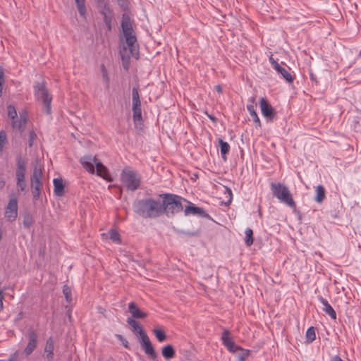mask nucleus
I'll use <instances>...</instances> for the list:
<instances>
[{"label":"nucleus","mask_w":361,"mask_h":361,"mask_svg":"<svg viewBox=\"0 0 361 361\" xmlns=\"http://www.w3.org/2000/svg\"><path fill=\"white\" fill-rule=\"evenodd\" d=\"M82 167L91 174H97L104 179L111 181L107 168L96 157L85 155L80 159Z\"/></svg>","instance_id":"nucleus-2"},{"label":"nucleus","mask_w":361,"mask_h":361,"mask_svg":"<svg viewBox=\"0 0 361 361\" xmlns=\"http://www.w3.org/2000/svg\"><path fill=\"white\" fill-rule=\"evenodd\" d=\"M121 178L128 190L134 191L137 190L140 185V177L137 172L130 168H126L123 170Z\"/></svg>","instance_id":"nucleus-7"},{"label":"nucleus","mask_w":361,"mask_h":361,"mask_svg":"<svg viewBox=\"0 0 361 361\" xmlns=\"http://www.w3.org/2000/svg\"><path fill=\"white\" fill-rule=\"evenodd\" d=\"M63 293L64 294V297H65L66 300L68 301V286L67 285H64L63 289Z\"/></svg>","instance_id":"nucleus-42"},{"label":"nucleus","mask_w":361,"mask_h":361,"mask_svg":"<svg viewBox=\"0 0 361 361\" xmlns=\"http://www.w3.org/2000/svg\"><path fill=\"white\" fill-rule=\"evenodd\" d=\"M153 333H154V336H156V338H157V340L161 343L164 342L167 338V336H166V333L162 329H161L159 328L154 329L153 330Z\"/></svg>","instance_id":"nucleus-31"},{"label":"nucleus","mask_w":361,"mask_h":361,"mask_svg":"<svg viewBox=\"0 0 361 361\" xmlns=\"http://www.w3.org/2000/svg\"><path fill=\"white\" fill-rule=\"evenodd\" d=\"M316 338L315 329L313 326H310L306 331V339L308 343H312Z\"/></svg>","instance_id":"nucleus-34"},{"label":"nucleus","mask_w":361,"mask_h":361,"mask_svg":"<svg viewBox=\"0 0 361 361\" xmlns=\"http://www.w3.org/2000/svg\"><path fill=\"white\" fill-rule=\"evenodd\" d=\"M188 203V205L185 207L184 209V214L185 216L193 215L198 216L202 217H207L209 215L205 212V211L199 207H196L194 204L186 202Z\"/></svg>","instance_id":"nucleus-17"},{"label":"nucleus","mask_w":361,"mask_h":361,"mask_svg":"<svg viewBox=\"0 0 361 361\" xmlns=\"http://www.w3.org/2000/svg\"><path fill=\"white\" fill-rule=\"evenodd\" d=\"M5 82L4 72L1 66H0V85H4Z\"/></svg>","instance_id":"nucleus-41"},{"label":"nucleus","mask_w":361,"mask_h":361,"mask_svg":"<svg viewBox=\"0 0 361 361\" xmlns=\"http://www.w3.org/2000/svg\"><path fill=\"white\" fill-rule=\"evenodd\" d=\"M120 55L123 61V66L125 69L128 68L129 60L131 57H137L138 55L137 47H126L123 46L120 50Z\"/></svg>","instance_id":"nucleus-12"},{"label":"nucleus","mask_w":361,"mask_h":361,"mask_svg":"<svg viewBox=\"0 0 361 361\" xmlns=\"http://www.w3.org/2000/svg\"><path fill=\"white\" fill-rule=\"evenodd\" d=\"M54 192L57 197H62L64 195L65 185L61 178L54 179Z\"/></svg>","instance_id":"nucleus-22"},{"label":"nucleus","mask_w":361,"mask_h":361,"mask_svg":"<svg viewBox=\"0 0 361 361\" xmlns=\"http://www.w3.org/2000/svg\"><path fill=\"white\" fill-rule=\"evenodd\" d=\"M269 62L271 64L272 67L274 68H277L279 66H281L273 57V55L271 54L269 58Z\"/></svg>","instance_id":"nucleus-40"},{"label":"nucleus","mask_w":361,"mask_h":361,"mask_svg":"<svg viewBox=\"0 0 361 361\" xmlns=\"http://www.w3.org/2000/svg\"><path fill=\"white\" fill-rule=\"evenodd\" d=\"M8 109V116L10 118L12 121L16 119L18 116L17 111L15 108V106L12 104H9L7 107Z\"/></svg>","instance_id":"nucleus-37"},{"label":"nucleus","mask_w":361,"mask_h":361,"mask_svg":"<svg viewBox=\"0 0 361 361\" xmlns=\"http://www.w3.org/2000/svg\"><path fill=\"white\" fill-rule=\"evenodd\" d=\"M37 135L35 133L34 130H31L29 133V141H28V145L30 147H32L33 145V142L36 139Z\"/></svg>","instance_id":"nucleus-39"},{"label":"nucleus","mask_w":361,"mask_h":361,"mask_svg":"<svg viewBox=\"0 0 361 361\" xmlns=\"http://www.w3.org/2000/svg\"><path fill=\"white\" fill-rule=\"evenodd\" d=\"M3 290H0V310L3 309V299H4V295H3Z\"/></svg>","instance_id":"nucleus-43"},{"label":"nucleus","mask_w":361,"mask_h":361,"mask_svg":"<svg viewBox=\"0 0 361 361\" xmlns=\"http://www.w3.org/2000/svg\"><path fill=\"white\" fill-rule=\"evenodd\" d=\"M133 211L145 219H154L163 214L161 202L151 197L137 200L133 205Z\"/></svg>","instance_id":"nucleus-1"},{"label":"nucleus","mask_w":361,"mask_h":361,"mask_svg":"<svg viewBox=\"0 0 361 361\" xmlns=\"http://www.w3.org/2000/svg\"><path fill=\"white\" fill-rule=\"evenodd\" d=\"M245 242L247 246H250L253 243V232L252 230L250 228H246L245 231Z\"/></svg>","instance_id":"nucleus-35"},{"label":"nucleus","mask_w":361,"mask_h":361,"mask_svg":"<svg viewBox=\"0 0 361 361\" xmlns=\"http://www.w3.org/2000/svg\"><path fill=\"white\" fill-rule=\"evenodd\" d=\"M208 117L212 120L214 122L216 121V118L212 115H209V114H207Z\"/></svg>","instance_id":"nucleus-47"},{"label":"nucleus","mask_w":361,"mask_h":361,"mask_svg":"<svg viewBox=\"0 0 361 361\" xmlns=\"http://www.w3.org/2000/svg\"><path fill=\"white\" fill-rule=\"evenodd\" d=\"M77 8L80 15L82 17L85 16L86 12L85 1V0H75Z\"/></svg>","instance_id":"nucleus-33"},{"label":"nucleus","mask_w":361,"mask_h":361,"mask_svg":"<svg viewBox=\"0 0 361 361\" xmlns=\"http://www.w3.org/2000/svg\"><path fill=\"white\" fill-rule=\"evenodd\" d=\"M316 196L314 197L315 202L321 203L326 197V191L324 186L319 185L316 188Z\"/></svg>","instance_id":"nucleus-25"},{"label":"nucleus","mask_w":361,"mask_h":361,"mask_svg":"<svg viewBox=\"0 0 361 361\" xmlns=\"http://www.w3.org/2000/svg\"><path fill=\"white\" fill-rule=\"evenodd\" d=\"M37 345V334L33 329L30 328L28 330V343L24 349V353L25 355H30L36 348Z\"/></svg>","instance_id":"nucleus-16"},{"label":"nucleus","mask_w":361,"mask_h":361,"mask_svg":"<svg viewBox=\"0 0 361 361\" xmlns=\"http://www.w3.org/2000/svg\"><path fill=\"white\" fill-rule=\"evenodd\" d=\"M247 109L248 110L253 121L259 124V126H260V121H259V118L257 116L256 111L255 110V105L253 104L247 105Z\"/></svg>","instance_id":"nucleus-32"},{"label":"nucleus","mask_w":361,"mask_h":361,"mask_svg":"<svg viewBox=\"0 0 361 361\" xmlns=\"http://www.w3.org/2000/svg\"><path fill=\"white\" fill-rule=\"evenodd\" d=\"M219 145L221 148V157L224 160H226V154L228 153L230 150V146L226 142H224L222 140H219Z\"/></svg>","instance_id":"nucleus-30"},{"label":"nucleus","mask_w":361,"mask_h":361,"mask_svg":"<svg viewBox=\"0 0 361 361\" xmlns=\"http://www.w3.org/2000/svg\"><path fill=\"white\" fill-rule=\"evenodd\" d=\"M5 184V182L4 180H2L1 182H0V188H3L4 185Z\"/></svg>","instance_id":"nucleus-49"},{"label":"nucleus","mask_w":361,"mask_h":361,"mask_svg":"<svg viewBox=\"0 0 361 361\" xmlns=\"http://www.w3.org/2000/svg\"><path fill=\"white\" fill-rule=\"evenodd\" d=\"M132 110L133 121L137 126L142 121V109L140 94L136 87L132 90Z\"/></svg>","instance_id":"nucleus-8"},{"label":"nucleus","mask_w":361,"mask_h":361,"mask_svg":"<svg viewBox=\"0 0 361 361\" xmlns=\"http://www.w3.org/2000/svg\"><path fill=\"white\" fill-rule=\"evenodd\" d=\"M109 238L113 242L116 243H120V242H121L120 235L116 230L111 229L109 232Z\"/></svg>","instance_id":"nucleus-36"},{"label":"nucleus","mask_w":361,"mask_h":361,"mask_svg":"<svg viewBox=\"0 0 361 361\" xmlns=\"http://www.w3.org/2000/svg\"><path fill=\"white\" fill-rule=\"evenodd\" d=\"M53 350H54V341L51 338H49L47 339L45 348H44V352L47 353V357L49 360H51L53 358Z\"/></svg>","instance_id":"nucleus-26"},{"label":"nucleus","mask_w":361,"mask_h":361,"mask_svg":"<svg viewBox=\"0 0 361 361\" xmlns=\"http://www.w3.org/2000/svg\"><path fill=\"white\" fill-rule=\"evenodd\" d=\"M129 312L132 314L133 317L136 319L145 318L147 314L142 312L137 306V305L132 302L128 305Z\"/></svg>","instance_id":"nucleus-21"},{"label":"nucleus","mask_w":361,"mask_h":361,"mask_svg":"<svg viewBox=\"0 0 361 361\" xmlns=\"http://www.w3.org/2000/svg\"><path fill=\"white\" fill-rule=\"evenodd\" d=\"M226 190H228V195L230 196V199H231V196H232L231 190L230 189H228V188H226ZM229 202H231V200H229Z\"/></svg>","instance_id":"nucleus-48"},{"label":"nucleus","mask_w":361,"mask_h":361,"mask_svg":"<svg viewBox=\"0 0 361 361\" xmlns=\"http://www.w3.org/2000/svg\"><path fill=\"white\" fill-rule=\"evenodd\" d=\"M331 361H343V360L338 355H335L331 358Z\"/></svg>","instance_id":"nucleus-44"},{"label":"nucleus","mask_w":361,"mask_h":361,"mask_svg":"<svg viewBox=\"0 0 361 361\" xmlns=\"http://www.w3.org/2000/svg\"><path fill=\"white\" fill-rule=\"evenodd\" d=\"M215 90L219 92V93H221L222 92V88L221 87V85H218L216 86H215Z\"/></svg>","instance_id":"nucleus-45"},{"label":"nucleus","mask_w":361,"mask_h":361,"mask_svg":"<svg viewBox=\"0 0 361 361\" xmlns=\"http://www.w3.org/2000/svg\"><path fill=\"white\" fill-rule=\"evenodd\" d=\"M25 161L21 157L17 158V169L16 171V185L18 191H24L26 188V182L25 180Z\"/></svg>","instance_id":"nucleus-9"},{"label":"nucleus","mask_w":361,"mask_h":361,"mask_svg":"<svg viewBox=\"0 0 361 361\" xmlns=\"http://www.w3.org/2000/svg\"><path fill=\"white\" fill-rule=\"evenodd\" d=\"M23 224L24 227L26 228H30L34 223L32 215L29 212L26 211L23 213Z\"/></svg>","instance_id":"nucleus-27"},{"label":"nucleus","mask_w":361,"mask_h":361,"mask_svg":"<svg viewBox=\"0 0 361 361\" xmlns=\"http://www.w3.org/2000/svg\"><path fill=\"white\" fill-rule=\"evenodd\" d=\"M123 345H124V347H125V348H129L128 342L126 340H125L124 341H123Z\"/></svg>","instance_id":"nucleus-46"},{"label":"nucleus","mask_w":361,"mask_h":361,"mask_svg":"<svg viewBox=\"0 0 361 361\" xmlns=\"http://www.w3.org/2000/svg\"><path fill=\"white\" fill-rule=\"evenodd\" d=\"M35 94L38 101H40L44 104V110L47 114L51 112V102L52 100L51 96L49 94L47 88L46 87L45 82L42 81L37 82L35 87Z\"/></svg>","instance_id":"nucleus-6"},{"label":"nucleus","mask_w":361,"mask_h":361,"mask_svg":"<svg viewBox=\"0 0 361 361\" xmlns=\"http://www.w3.org/2000/svg\"><path fill=\"white\" fill-rule=\"evenodd\" d=\"M275 71L281 74L283 78L288 82L290 83L293 81V78L292 75L289 73V71L286 69L285 68L282 67L281 66H279L277 68L275 69Z\"/></svg>","instance_id":"nucleus-24"},{"label":"nucleus","mask_w":361,"mask_h":361,"mask_svg":"<svg viewBox=\"0 0 361 361\" xmlns=\"http://www.w3.org/2000/svg\"><path fill=\"white\" fill-rule=\"evenodd\" d=\"M6 142V134L5 131L1 130L0 132V152L3 150L4 145Z\"/></svg>","instance_id":"nucleus-38"},{"label":"nucleus","mask_w":361,"mask_h":361,"mask_svg":"<svg viewBox=\"0 0 361 361\" xmlns=\"http://www.w3.org/2000/svg\"><path fill=\"white\" fill-rule=\"evenodd\" d=\"M8 361H16V360H13V359H9Z\"/></svg>","instance_id":"nucleus-50"},{"label":"nucleus","mask_w":361,"mask_h":361,"mask_svg":"<svg viewBox=\"0 0 361 361\" xmlns=\"http://www.w3.org/2000/svg\"><path fill=\"white\" fill-rule=\"evenodd\" d=\"M99 9L100 13L103 16V20L108 30L111 31L112 29V19L114 17L112 11L106 1L99 4Z\"/></svg>","instance_id":"nucleus-13"},{"label":"nucleus","mask_w":361,"mask_h":361,"mask_svg":"<svg viewBox=\"0 0 361 361\" xmlns=\"http://www.w3.org/2000/svg\"><path fill=\"white\" fill-rule=\"evenodd\" d=\"M221 340L223 344L231 353H234L236 351V349H238V345H236L233 339L230 337V332L228 330H224L223 331Z\"/></svg>","instance_id":"nucleus-19"},{"label":"nucleus","mask_w":361,"mask_h":361,"mask_svg":"<svg viewBox=\"0 0 361 361\" xmlns=\"http://www.w3.org/2000/svg\"><path fill=\"white\" fill-rule=\"evenodd\" d=\"M160 197L163 199L161 202L163 213H165L168 216H173L175 214L182 212L183 209L182 202H188L185 198L171 193L162 194Z\"/></svg>","instance_id":"nucleus-3"},{"label":"nucleus","mask_w":361,"mask_h":361,"mask_svg":"<svg viewBox=\"0 0 361 361\" xmlns=\"http://www.w3.org/2000/svg\"><path fill=\"white\" fill-rule=\"evenodd\" d=\"M259 104L263 116L269 121L274 120L276 114L273 107L269 104L268 101L262 97L260 99Z\"/></svg>","instance_id":"nucleus-14"},{"label":"nucleus","mask_w":361,"mask_h":361,"mask_svg":"<svg viewBox=\"0 0 361 361\" xmlns=\"http://www.w3.org/2000/svg\"><path fill=\"white\" fill-rule=\"evenodd\" d=\"M233 353L236 354V356L240 361H245L246 358L249 355V350L243 349L238 346V349H236V351Z\"/></svg>","instance_id":"nucleus-29"},{"label":"nucleus","mask_w":361,"mask_h":361,"mask_svg":"<svg viewBox=\"0 0 361 361\" xmlns=\"http://www.w3.org/2000/svg\"><path fill=\"white\" fill-rule=\"evenodd\" d=\"M140 343L145 353L148 355L151 359H156L157 353L155 351L149 336L145 330H140L139 332Z\"/></svg>","instance_id":"nucleus-11"},{"label":"nucleus","mask_w":361,"mask_h":361,"mask_svg":"<svg viewBox=\"0 0 361 361\" xmlns=\"http://www.w3.org/2000/svg\"><path fill=\"white\" fill-rule=\"evenodd\" d=\"M161 355L166 360H170L173 358L176 355V351L172 345H166L161 349Z\"/></svg>","instance_id":"nucleus-23"},{"label":"nucleus","mask_w":361,"mask_h":361,"mask_svg":"<svg viewBox=\"0 0 361 361\" xmlns=\"http://www.w3.org/2000/svg\"><path fill=\"white\" fill-rule=\"evenodd\" d=\"M121 28L125 38V44L126 47H137V39L133 34L130 16L128 13H123L121 20Z\"/></svg>","instance_id":"nucleus-5"},{"label":"nucleus","mask_w":361,"mask_h":361,"mask_svg":"<svg viewBox=\"0 0 361 361\" xmlns=\"http://www.w3.org/2000/svg\"><path fill=\"white\" fill-rule=\"evenodd\" d=\"M27 122V112L25 111L20 112V116L18 120H13L11 122L12 128L13 129H18L21 133L25 129L26 124Z\"/></svg>","instance_id":"nucleus-18"},{"label":"nucleus","mask_w":361,"mask_h":361,"mask_svg":"<svg viewBox=\"0 0 361 361\" xmlns=\"http://www.w3.org/2000/svg\"><path fill=\"white\" fill-rule=\"evenodd\" d=\"M5 216L10 221L16 220L18 216V201L16 198L10 199L6 208Z\"/></svg>","instance_id":"nucleus-15"},{"label":"nucleus","mask_w":361,"mask_h":361,"mask_svg":"<svg viewBox=\"0 0 361 361\" xmlns=\"http://www.w3.org/2000/svg\"><path fill=\"white\" fill-rule=\"evenodd\" d=\"M42 175V170L41 166H38L37 164L35 166L33 173L31 177V188L33 197L35 200L39 199L40 195V178Z\"/></svg>","instance_id":"nucleus-10"},{"label":"nucleus","mask_w":361,"mask_h":361,"mask_svg":"<svg viewBox=\"0 0 361 361\" xmlns=\"http://www.w3.org/2000/svg\"><path fill=\"white\" fill-rule=\"evenodd\" d=\"M319 301L322 304V310L333 319H336V313L328 301L322 296H318Z\"/></svg>","instance_id":"nucleus-20"},{"label":"nucleus","mask_w":361,"mask_h":361,"mask_svg":"<svg viewBox=\"0 0 361 361\" xmlns=\"http://www.w3.org/2000/svg\"><path fill=\"white\" fill-rule=\"evenodd\" d=\"M127 323L132 327L133 332L138 335L140 330H144L139 322L132 318H128Z\"/></svg>","instance_id":"nucleus-28"},{"label":"nucleus","mask_w":361,"mask_h":361,"mask_svg":"<svg viewBox=\"0 0 361 361\" xmlns=\"http://www.w3.org/2000/svg\"><path fill=\"white\" fill-rule=\"evenodd\" d=\"M271 190L274 197L281 202L286 204L290 208H295L296 204L292 197V195L285 185L280 183H271Z\"/></svg>","instance_id":"nucleus-4"}]
</instances>
